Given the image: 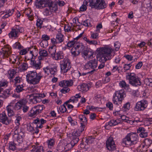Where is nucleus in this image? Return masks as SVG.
<instances>
[{
  "label": "nucleus",
  "mask_w": 152,
  "mask_h": 152,
  "mask_svg": "<svg viewBox=\"0 0 152 152\" xmlns=\"http://www.w3.org/2000/svg\"><path fill=\"white\" fill-rule=\"evenodd\" d=\"M0 122L3 124L8 125L11 123V120L7 117L5 113L3 112L2 114H0Z\"/></svg>",
  "instance_id": "obj_11"
},
{
  "label": "nucleus",
  "mask_w": 152,
  "mask_h": 152,
  "mask_svg": "<svg viewBox=\"0 0 152 152\" xmlns=\"http://www.w3.org/2000/svg\"><path fill=\"white\" fill-rule=\"evenodd\" d=\"M66 81L65 80L61 81L59 83V86L64 88H66V87H67V86L66 85Z\"/></svg>",
  "instance_id": "obj_48"
},
{
  "label": "nucleus",
  "mask_w": 152,
  "mask_h": 152,
  "mask_svg": "<svg viewBox=\"0 0 152 152\" xmlns=\"http://www.w3.org/2000/svg\"><path fill=\"white\" fill-rule=\"evenodd\" d=\"M66 85L67 87L72 86L73 85V80H66Z\"/></svg>",
  "instance_id": "obj_58"
},
{
  "label": "nucleus",
  "mask_w": 152,
  "mask_h": 152,
  "mask_svg": "<svg viewBox=\"0 0 152 152\" xmlns=\"http://www.w3.org/2000/svg\"><path fill=\"white\" fill-rule=\"evenodd\" d=\"M21 119V117L20 116H18L17 117L16 119L15 120V123H16L17 126H16L18 127V125H19L20 124V120Z\"/></svg>",
  "instance_id": "obj_63"
},
{
  "label": "nucleus",
  "mask_w": 152,
  "mask_h": 152,
  "mask_svg": "<svg viewBox=\"0 0 152 152\" xmlns=\"http://www.w3.org/2000/svg\"><path fill=\"white\" fill-rule=\"evenodd\" d=\"M25 101V100H23L17 102L15 105L14 108L16 110H19L20 109H22V105H23V102Z\"/></svg>",
  "instance_id": "obj_24"
},
{
  "label": "nucleus",
  "mask_w": 152,
  "mask_h": 152,
  "mask_svg": "<svg viewBox=\"0 0 152 152\" xmlns=\"http://www.w3.org/2000/svg\"><path fill=\"white\" fill-rule=\"evenodd\" d=\"M39 114L37 112H36L35 108L33 107L30 110V112L28 113V115L30 117L35 116L37 114Z\"/></svg>",
  "instance_id": "obj_31"
},
{
  "label": "nucleus",
  "mask_w": 152,
  "mask_h": 152,
  "mask_svg": "<svg viewBox=\"0 0 152 152\" xmlns=\"http://www.w3.org/2000/svg\"><path fill=\"white\" fill-rule=\"evenodd\" d=\"M21 45L20 43L18 42H16L13 45V47L14 48H18V49H20L21 48Z\"/></svg>",
  "instance_id": "obj_51"
},
{
  "label": "nucleus",
  "mask_w": 152,
  "mask_h": 152,
  "mask_svg": "<svg viewBox=\"0 0 152 152\" xmlns=\"http://www.w3.org/2000/svg\"><path fill=\"white\" fill-rule=\"evenodd\" d=\"M40 56L38 57V59L41 60L44 59V57L48 55L47 52L45 50H42L39 51Z\"/></svg>",
  "instance_id": "obj_23"
},
{
  "label": "nucleus",
  "mask_w": 152,
  "mask_h": 152,
  "mask_svg": "<svg viewBox=\"0 0 152 152\" xmlns=\"http://www.w3.org/2000/svg\"><path fill=\"white\" fill-rule=\"evenodd\" d=\"M82 22H83L82 23H83V25L85 26H89L90 25L89 20H88L87 19L83 21Z\"/></svg>",
  "instance_id": "obj_55"
},
{
  "label": "nucleus",
  "mask_w": 152,
  "mask_h": 152,
  "mask_svg": "<svg viewBox=\"0 0 152 152\" xmlns=\"http://www.w3.org/2000/svg\"><path fill=\"white\" fill-rule=\"evenodd\" d=\"M89 86L87 84H83L77 87L78 89L82 92H86L89 89Z\"/></svg>",
  "instance_id": "obj_19"
},
{
  "label": "nucleus",
  "mask_w": 152,
  "mask_h": 152,
  "mask_svg": "<svg viewBox=\"0 0 152 152\" xmlns=\"http://www.w3.org/2000/svg\"><path fill=\"white\" fill-rule=\"evenodd\" d=\"M70 63L68 61H65L61 64V71L64 73L66 72L71 68Z\"/></svg>",
  "instance_id": "obj_10"
},
{
  "label": "nucleus",
  "mask_w": 152,
  "mask_h": 152,
  "mask_svg": "<svg viewBox=\"0 0 152 152\" xmlns=\"http://www.w3.org/2000/svg\"><path fill=\"white\" fill-rule=\"evenodd\" d=\"M46 0H36L35 2V5L38 8H42L46 7L47 4Z\"/></svg>",
  "instance_id": "obj_12"
},
{
  "label": "nucleus",
  "mask_w": 152,
  "mask_h": 152,
  "mask_svg": "<svg viewBox=\"0 0 152 152\" xmlns=\"http://www.w3.org/2000/svg\"><path fill=\"white\" fill-rule=\"evenodd\" d=\"M33 59L32 57L31 60V64L32 66L34 67L36 69H40V65L41 64V60L38 59V61L37 63L36 61L32 60Z\"/></svg>",
  "instance_id": "obj_18"
},
{
  "label": "nucleus",
  "mask_w": 152,
  "mask_h": 152,
  "mask_svg": "<svg viewBox=\"0 0 152 152\" xmlns=\"http://www.w3.org/2000/svg\"><path fill=\"white\" fill-rule=\"evenodd\" d=\"M140 136L142 138H145L147 137L148 134L145 129L144 128V129L142 130L141 132L139 134Z\"/></svg>",
  "instance_id": "obj_42"
},
{
  "label": "nucleus",
  "mask_w": 152,
  "mask_h": 152,
  "mask_svg": "<svg viewBox=\"0 0 152 152\" xmlns=\"http://www.w3.org/2000/svg\"><path fill=\"white\" fill-rule=\"evenodd\" d=\"M94 53L92 50L90 49H89L88 52V55L87 57L88 58H92L93 57Z\"/></svg>",
  "instance_id": "obj_54"
},
{
  "label": "nucleus",
  "mask_w": 152,
  "mask_h": 152,
  "mask_svg": "<svg viewBox=\"0 0 152 152\" xmlns=\"http://www.w3.org/2000/svg\"><path fill=\"white\" fill-rule=\"evenodd\" d=\"M40 45L43 48L46 47L48 45L47 41L45 40H42L40 43Z\"/></svg>",
  "instance_id": "obj_49"
},
{
  "label": "nucleus",
  "mask_w": 152,
  "mask_h": 152,
  "mask_svg": "<svg viewBox=\"0 0 152 152\" xmlns=\"http://www.w3.org/2000/svg\"><path fill=\"white\" fill-rule=\"evenodd\" d=\"M47 142L48 143V146H52L54 144V141L52 139H50V140H48Z\"/></svg>",
  "instance_id": "obj_59"
},
{
  "label": "nucleus",
  "mask_w": 152,
  "mask_h": 152,
  "mask_svg": "<svg viewBox=\"0 0 152 152\" xmlns=\"http://www.w3.org/2000/svg\"><path fill=\"white\" fill-rule=\"evenodd\" d=\"M106 105L107 107L109 108L110 110H113V104L111 102L107 103Z\"/></svg>",
  "instance_id": "obj_60"
},
{
  "label": "nucleus",
  "mask_w": 152,
  "mask_h": 152,
  "mask_svg": "<svg viewBox=\"0 0 152 152\" xmlns=\"http://www.w3.org/2000/svg\"><path fill=\"white\" fill-rule=\"evenodd\" d=\"M106 145L107 149L109 150L113 151L115 149V145L112 137H109L107 139L106 143Z\"/></svg>",
  "instance_id": "obj_9"
},
{
  "label": "nucleus",
  "mask_w": 152,
  "mask_h": 152,
  "mask_svg": "<svg viewBox=\"0 0 152 152\" xmlns=\"http://www.w3.org/2000/svg\"><path fill=\"white\" fill-rule=\"evenodd\" d=\"M29 96L30 98V100L31 102L34 104H36L41 101V97H43L44 95L40 94L34 93Z\"/></svg>",
  "instance_id": "obj_8"
},
{
  "label": "nucleus",
  "mask_w": 152,
  "mask_h": 152,
  "mask_svg": "<svg viewBox=\"0 0 152 152\" xmlns=\"http://www.w3.org/2000/svg\"><path fill=\"white\" fill-rule=\"evenodd\" d=\"M46 7H48L49 9L56 12L58 10L57 4L55 2L49 0L47 1Z\"/></svg>",
  "instance_id": "obj_13"
},
{
  "label": "nucleus",
  "mask_w": 152,
  "mask_h": 152,
  "mask_svg": "<svg viewBox=\"0 0 152 152\" xmlns=\"http://www.w3.org/2000/svg\"><path fill=\"white\" fill-rule=\"evenodd\" d=\"M20 69L22 71H25L26 70L28 67V64L26 62L23 63L21 66Z\"/></svg>",
  "instance_id": "obj_46"
},
{
  "label": "nucleus",
  "mask_w": 152,
  "mask_h": 152,
  "mask_svg": "<svg viewBox=\"0 0 152 152\" xmlns=\"http://www.w3.org/2000/svg\"><path fill=\"white\" fill-rule=\"evenodd\" d=\"M46 122V121L43 118H42L39 120V118H37L34 120L31 124H32V125H34V124H37V127L41 128L43 126L42 124L45 123Z\"/></svg>",
  "instance_id": "obj_14"
},
{
  "label": "nucleus",
  "mask_w": 152,
  "mask_h": 152,
  "mask_svg": "<svg viewBox=\"0 0 152 152\" xmlns=\"http://www.w3.org/2000/svg\"><path fill=\"white\" fill-rule=\"evenodd\" d=\"M26 77L28 83L33 85L38 84L42 77L38 75L36 72L32 71L29 72Z\"/></svg>",
  "instance_id": "obj_3"
},
{
  "label": "nucleus",
  "mask_w": 152,
  "mask_h": 152,
  "mask_svg": "<svg viewBox=\"0 0 152 152\" xmlns=\"http://www.w3.org/2000/svg\"><path fill=\"white\" fill-rule=\"evenodd\" d=\"M130 107V103L129 102H128L125 104L123 106L124 108V110L126 111V109L129 110Z\"/></svg>",
  "instance_id": "obj_57"
},
{
  "label": "nucleus",
  "mask_w": 152,
  "mask_h": 152,
  "mask_svg": "<svg viewBox=\"0 0 152 152\" xmlns=\"http://www.w3.org/2000/svg\"><path fill=\"white\" fill-rule=\"evenodd\" d=\"M79 140L78 138L77 137H73L72 140L71 141L70 143L67 144L68 145H71V147H73L77 143Z\"/></svg>",
  "instance_id": "obj_32"
},
{
  "label": "nucleus",
  "mask_w": 152,
  "mask_h": 152,
  "mask_svg": "<svg viewBox=\"0 0 152 152\" xmlns=\"http://www.w3.org/2000/svg\"><path fill=\"white\" fill-rule=\"evenodd\" d=\"M76 44V45L75 47L76 50H77V54H79L81 52L83 51L84 46L82 43H77Z\"/></svg>",
  "instance_id": "obj_21"
},
{
  "label": "nucleus",
  "mask_w": 152,
  "mask_h": 152,
  "mask_svg": "<svg viewBox=\"0 0 152 152\" xmlns=\"http://www.w3.org/2000/svg\"><path fill=\"white\" fill-rule=\"evenodd\" d=\"M97 63L98 61L96 59L90 60L85 64V68L86 69H92L90 71L93 73L96 71L95 68L97 66Z\"/></svg>",
  "instance_id": "obj_7"
},
{
  "label": "nucleus",
  "mask_w": 152,
  "mask_h": 152,
  "mask_svg": "<svg viewBox=\"0 0 152 152\" xmlns=\"http://www.w3.org/2000/svg\"><path fill=\"white\" fill-rule=\"evenodd\" d=\"M77 52V50H76L75 47L73 48L71 50V52L72 54L73 55L75 56H76L79 54L77 53L76 52Z\"/></svg>",
  "instance_id": "obj_61"
},
{
  "label": "nucleus",
  "mask_w": 152,
  "mask_h": 152,
  "mask_svg": "<svg viewBox=\"0 0 152 152\" xmlns=\"http://www.w3.org/2000/svg\"><path fill=\"white\" fill-rule=\"evenodd\" d=\"M76 41H75V39H74L73 40L70 41L69 42L67 45V46L69 47H71L73 46H75L76 45Z\"/></svg>",
  "instance_id": "obj_38"
},
{
  "label": "nucleus",
  "mask_w": 152,
  "mask_h": 152,
  "mask_svg": "<svg viewBox=\"0 0 152 152\" xmlns=\"http://www.w3.org/2000/svg\"><path fill=\"white\" fill-rule=\"evenodd\" d=\"M23 85H18L16 87V90L17 93H19L23 90Z\"/></svg>",
  "instance_id": "obj_47"
},
{
  "label": "nucleus",
  "mask_w": 152,
  "mask_h": 152,
  "mask_svg": "<svg viewBox=\"0 0 152 152\" xmlns=\"http://www.w3.org/2000/svg\"><path fill=\"white\" fill-rule=\"evenodd\" d=\"M98 53L97 56L99 57L102 60L105 62L107 60H110L109 57L110 56L113 50L109 48H100L97 49V50Z\"/></svg>",
  "instance_id": "obj_2"
},
{
  "label": "nucleus",
  "mask_w": 152,
  "mask_h": 152,
  "mask_svg": "<svg viewBox=\"0 0 152 152\" xmlns=\"http://www.w3.org/2000/svg\"><path fill=\"white\" fill-rule=\"evenodd\" d=\"M34 107L35 108V110L36 112H37V113H38V114L39 113H41L42 111L45 108V107L43 105H39L37 106H35Z\"/></svg>",
  "instance_id": "obj_30"
},
{
  "label": "nucleus",
  "mask_w": 152,
  "mask_h": 152,
  "mask_svg": "<svg viewBox=\"0 0 152 152\" xmlns=\"http://www.w3.org/2000/svg\"><path fill=\"white\" fill-rule=\"evenodd\" d=\"M48 51L51 56L53 58L55 56L56 53V46H53L48 49Z\"/></svg>",
  "instance_id": "obj_25"
},
{
  "label": "nucleus",
  "mask_w": 152,
  "mask_h": 152,
  "mask_svg": "<svg viewBox=\"0 0 152 152\" xmlns=\"http://www.w3.org/2000/svg\"><path fill=\"white\" fill-rule=\"evenodd\" d=\"M16 144L14 142H10L9 146V148L10 150L13 151L16 149Z\"/></svg>",
  "instance_id": "obj_41"
},
{
  "label": "nucleus",
  "mask_w": 152,
  "mask_h": 152,
  "mask_svg": "<svg viewBox=\"0 0 152 152\" xmlns=\"http://www.w3.org/2000/svg\"><path fill=\"white\" fill-rule=\"evenodd\" d=\"M94 139L95 138L93 136H91L89 137H88L86 139L85 142L88 144H92L94 142Z\"/></svg>",
  "instance_id": "obj_35"
},
{
  "label": "nucleus",
  "mask_w": 152,
  "mask_h": 152,
  "mask_svg": "<svg viewBox=\"0 0 152 152\" xmlns=\"http://www.w3.org/2000/svg\"><path fill=\"white\" fill-rule=\"evenodd\" d=\"M51 14V12L47 8L45 9V11L43 12V14L46 16H48L50 15Z\"/></svg>",
  "instance_id": "obj_56"
},
{
  "label": "nucleus",
  "mask_w": 152,
  "mask_h": 152,
  "mask_svg": "<svg viewBox=\"0 0 152 152\" xmlns=\"http://www.w3.org/2000/svg\"><path fill=\"white\" fill-rule=\"evenodd\" d=\"M119 84L121 87L124 88H128L129 87V85L127 84L125 81L123 80L120 81Z\"/></svg>",
  "instance_id": "obj_37"
},
{
  "label": "nucleus",
  "mask_w": 152,
  "mask_h": 152,
  "mask_svg": "<svg viewBox=\"0 0 152 152\" xmlns=\"http://www.w3.org/2000/svg\"><path fill=\"white\" fill-rule=\"evenodd\" d=\"M32 152H44L43 147L42 146H37L34 150H32Z\"/></svg>",
  "instance_id": "obj_36"
},
{
  "label": "nucleus",
  "mask_w": 152,
  "mask_h": 152,
  "mask_svg": "<svg viewBox=\"0 0 152 152\" xmlns=\"http://www.w3.org/2000/svg\"><path fill=\"white\" fill-rule=\"evenodd\" d=\"M59 109L62 113H64L66 111V108L64 104L59 107Z\"/></svg>",
  "instance_id": "obj_52"
},
{
  "label": "nucleus",
  "mask_w": 152,
  "mask_h": 152,
  "mask_svg": "<svg viewBox=\"0 0 152 152\" xmlns=\"http://www.w3.org/2000/svg\"><path fill=\"white\" fill-rule=\"evenodd\" d=\"M126 94L124 90H121L116 91L113 99V103L116 104H118V103L121 104Z\"/></svg>",
  "instance_id": "obj_5"
},
{
  "label": "nucleus",
  "mask_w": 152,
  "mask_h": 152,
  "mask_svg": "<svg viewBox=\"0 0 152 152\" xmlns=\"http://www.w3.org/2000/svg\"><path fill=\"white\" fill-rule=\"evenodd\" d=\"M148 102L146 100L143 99L137 103L134 108L135 111H142L146 108L148 105Z\"/></svg>",
  "instance_id": "obj_6"
},
{
  "label": "nucleus",
  "mask_w": 152,
  "mask_h": 152,
  "mask_svg": "<svg viewBox=\"0 0 152 152\" xmlns=\"http://www.w3.org/2000/svg\"><path fill=\"white\" fill-rule=\"evenodd\" d=\"M144 142L145 145L148 147L150 146L151 145L152 143V140L148 138H147L145 140Z\"/></svg>",
  "instance_id": "obj_50"
},
{
  "label": "nucleus",
  "mask_w": 152,
  "mask_h": 152,
  "mask_svg": "<svg viewBox=\"0 0 152 152\" xmlns=\"http://www.w3.org/2000/svg\"><path fill=\"white\" fill-rule=\"evenodd\" d=\"M10 10H5L4 12L7 13L6 14L4 15V16L3 17V18L4 19L8 18L9 16H11L12 14V13L11 12H9Z\"/></svg>",
  "instance_id": "obj_44"
},
{
  "label": "nucleus",
  "mask_w": 152,
  "mask_h": 152,
  "mask_svg": "<svg viewBox=\"0 0 152 152\" xmlns=\"http://www.w3.org/2000/svg\"><path fill=\"white\" fill-rule=\"evenodd\" d=\"M20 29L16 28L15 29H12L11 31L9 34L10 37H13L17 38L18 37Z\"/></svg>",
  "instance_id": "obj_17"
},
{
  "label": "nucleus",
  "mask_w": 152,
  "mask_h": 152,
  "mask_svg": "<svg viewBox=\"0 0 152 152\" xmlns=\"http://www.w3.org/2000/svg\"><path fill=\"white\" fill-rule=\"evenodd\" d=\"M6 108L7 111L8 115L9 116H11L14 115V113L12 109L11 106H8L6 107Z\"/></svg>",
  "instance_id": "obj_33"
},
{
  "label": "nucleus",
  "mask_w": 152,
  "mask_h": 152,
  "mask_svg": "<svg viewBox=\"0 0 152 152\" xmlns=\"http://www.w3.org/2000/svg\"><path fill=\"white\" fill-rule=\"evenodd\" d=\"M46 69L47 70H49V72L52 75H54L55 73L57 71L56 68L55 67L50 68L48 67H47Z\"/></svg>",
  "instance_id": "obj_39"
},
{
  "label": "nucleus",
  "mask_w": 152,
  "mask_h": 152,
  "mask_svg": "<svg viewBox=\"0 0 152 152\" xmlns=\"http://www.w3.org/2000/svg\"><path fill=\"white\" fill-rule=\"evenodd\" d=\"M8 73L10 76L9 77L12 79L14 77L15 75L16 74L17 72L14 69H12L9 70Z\"/></svg>",
  "instance_id": "obj_34"
},
{
  "label": "nucleus",
  "mask_w": 152,
  "mask_h": 152,
  "mask_svg": "<svg viewBox=\"0 0 152 152\" xmlns=\"http://www.w3.org/2000/svg\"><path fill=\"white\" fill-rule=\"evenodd\" d=\"M63 54L62 52L59 51L55 54V56L53 58H55L56 60L61 59L63 58Z\"/></svg>",
  "instance_id": "obj_27"
},
{
  "label": "nucleus",
  "mask_w": 152,
  "mask_h": 152,
  "mask_svg": "<svg viewBox=\"0 0 152 152\" xmlns=\"http://www.w3.org/2000/svg\"><path fill=\"white\" fill-rule=\"evenodd\" d=\"M24 137V133L20 131L19 134L17 135H14L13 137L14 140L17 141L18 143H20L23 141V138Z\"/></svg>",
  "instance_id": "obj_16"
},
{
  "label": "nucleus",
  "mask_w": 152,
  "mask_h": 152,
  "mask_svg": "<svg viewBox=\"0 0 152 152\" xmlns=\"http://www.w3.org/2000/svg\"><path fill=\"white\" fill-rule=\"evenodd\" d=\"M98 0H90L89 6L92 8L97 9Z\"/></svg>",
  "instance_id": "obj_26"
},
{
  "label": "nucleus",
  "mask_w": 152,
  "mask_h": 152,
  "mask_svg": "<svg viewBox=\"0 0 152 152\" xmlns=\"http://www.w3.org/2000/svg\"><path fill=\"white\" fill-rule=\"evenodd\" d=\"M139 142L138 135L136 133L133 132L128 134L122 141V143L129 146L135 145Z\"/></svg>",
  "instance_id": "obj_1"
},
{
  "label": "nucleus",
  "mask_w": 152,
  "mask_h": 152,
  "mask_svg": "<svg viewBox=\"0 0 152 152\" xmlns=\"http://www.w3.org/2000/svg\"><path fill=\"white\" fill-rule=\"evenodd\" d=\"M42 40L47 41L50 39L49 37L47 35L44 34L42 36Z\"/></svg>",
  "instance_id": "obj_64"
},
{
  "label": "nucleus",
  "mask_w": 152,
  "mask_h": 152,
  "mask_svg": "<svg viewBox=\"0 0 152 152\" xmlns=\"http://www.w3.org/2000/svg\"><path fill=\"white\" fill-rule=\"evenodd\" d=\"M79 118L80 120L83 123H85L87 121V118L84 115H80L79 116Z\"/></svg>",
  "instance_id": "obj_43"
},
{
  "label": "nucleus",
  "mask_w": 152,
  "mask_h": 152,
  "mask_svg": "<svg viewBox=\"0 0 152 152\" xmlns=\"http://www.w3.org/2000/svg\"><path fill=\"white\" fill-rule=\"evenodd\" d=\"M119 123H120V122L119 121V119H112L108 122V125L110 126H113L116 125Z\"/></svg>",
  "instance_id": "obj_28"
},
{
  "label": "nucleus",
  "mask_w": 152,
  "mask_h": 152,
  "mask_svg": "<svg viewBox=\"0 0 152 152\" xmlns=\"http://www.w3.org/2000/svg\"><path fill=\"white\" fill-rule=\"evenodd\" d=\"M11 89H8L6 90L3 92V93L0 94V97L4 98H6L9 96L11 93H10Z\"/></svg>",
  "instance_id": "obj_22"
},
{
  "label": "nucleus",
  "mask_w": 152,
  "mask_h": 152,
  "mask_svg": "<svg viewBox=\"0 0 152 152\" xmlns=\"http://www.w3.org/2000/svg\"><path fill=\"white\" fill-rule=\"evenodd\" d=\"M97 9H104L107 7L106 4L104 0H98Z\"/></svg>",
  "instance_id": "obj_20"
},
{
  "label": "nucleus",
  "mask_w": 152,
  "mask_h": 152,
  "mask_svg": "<svg viewBox=\"0 0 152 152\" xmlns=\"http://www.w3.org/2000/svg\"><path fill=\"white\" fill-rule=\"evenodd\" d=\"M64 36L60 33H58L56 35V39L58 43H61L64 40Z\"/></svg>",
  "instance_id": "obj_29"
},
{
  "label": "nucleus",
  "mask_w": 152,
  "mask_h": 152,
  "mask_svg": "<svg viewBox=\"0 0 152 152\" xmlns=\"http://www.w3.org/2000/svg\"><path fill=\"white\" fill-rule=\"evenodd\" d=\"M69 90L70 89L69 88L66 87V88H64L62 89L61 90V91L62 93L66 94L68 92Z\"/></svg>",
  "instance_id": "obj_62"
},
{
  "label": "nucleus",
  "mask_w": 152,
  "mask_h": 152,
  "mask_svg": "<svg viewBox=\"0 0 152 152\" xmlns=\"http://www.w3.org/2000/svg\"><path fill=\"white\" fill-rule=\"evenodd\" d=\"M26 102V101L23 102V105H22V110L23 112L24 113H26L27 112L29 108L27 106L25 105Z\"/></svg>",
  "instance_id": "obj_45"
},
{
  "label": "nucleus",
  "mask_w": 152,
  "mask_h": 152,
  "mask_svg": "<svg viewBox=\"0 0 152 152\" xmlns=\"http://www.w3.org/2000/svg\"><path fill=\"white\" fill-rule=\"evenodd\" d=\"M126 74V79L129 80V83L132 86H136L141 85L139 78L136 76L134 73H127Z\"/></svg>",
  "instance_id": "obj_4"
},
{
  "label": "nucleus",
  "mask_w": 152,
  "mask_h": 152,
  "mask_svg": "<svg viewBox=\"0 0 152 152\" xmlns=\"http://www.w3.org/2000/svg\"><path fill=\"white\" fill-rule=\"evenodd\" d=\"M2 53L4 56L6 57H8L11 54V52L10 51V48L8 45L4 46V47L2 48Z\"/></svg>",
  "instance_id": "obj_15"
},
{
  "label": "nucleus",
  "mask_w": 152,
  "mask_h": 152,
  "mask_svg": "<svg viewBox=\"0 0 152 152\" xmlns=\"http://www.w3.org/2000/svg\"><path fill=\"white\" fill-rule=\"evenodd\" d=\"M131 66L132 65H131V64H125L124 65V70H125V72L126 70H129Z\"/></svg>",
  "instance_id": "obj_53"
},
{
  "label": "nucleus",
  "mask_w": 152,
  "mask_h": 152,
  "mask_svg": "<svg viewBox=\"0 0 152 152\" xmlns=\"http://www.w3.org/2000/svg\"><path fill=\"white\" fill-rule=\"evenodd\" d=\"M145 83L147 85H148L152 86V78H147L145 79L144 80Z\"/></svg>",
  "instance_id": "obj_40"
}]
</instances>
